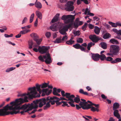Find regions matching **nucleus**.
Instances as JSON below:
<instances>
[{
	"label": "nucleus",
	"mask_w": 121,
	"mask_h": 121,
	"mask_svg": "<svg viewBox=\"0 0 121 121\" xmlns=\"http://www.w3.org/2000/svg\"><path fill=\"white\" fill-rule=\"evenodd\" d=\"M112 31L115 33H116L117 34H119L120 32L119 30H118L115 28H113L112 29Z\"/></svg>",
	"instance_id": "8fccbe9b"
},
{
	"label": "nucleus",
	"mask_w": 121,
	"mask_h": 121,
	"mask_svg": "<svg viewBox=\"0 0 121 121\" xmlns=\"http://www.w3.org/2000/svg\"><path fill=\"white\" fill-rule=\"evenodd\" d=\"M90 108H91V110L93 112H95L96 111L98 112L99 111V109L98 108H96L92 106Z\"/></svg>",
	"instance_id": "79ce46f5"
},
{
	"label": "nucleus",
	"mask_w": 121,
	"mask_h": 121,
	"mask_svg": "<svg viewBox=\"0 0 121 121\" xmlns=\"http://www.w3.org/2000/svg\"><path fill=\"white\" fill-rule=\"evenodd\" d=\"M114 116L116 117L117 118L120 119V116L119 114L118 113V111L117 110H115L113 113Z\"/></svg>",
	"instance_id": "f3484780"
},
{
	"label": "nucleus",
	"mask_w": 121,
	"mask_h": 121,
	"mask_svg": "<svg viewBox=\"0 0 121 121\" xmlns=\"http://www.w3.org/2000/svg\"><path fill=\"white\" fill-rule=\"evenodd\" d=\"M113 59V58L111 57L108 56L107 57H106L105 60L108 61H110L111 63V61L113 60H112Z\"/></svg>",
	"instance_id": "de8ad7c7"
},
{
	"label": "nucleus",
	"mask_w": 121,
	"mask_h": 121,
	"mask_svg": "<svg viewBox=\"0 0 121 121\" xmlns=\"http://www.w3.org/2000/svg\"><path fill=\"white\" fill-rule=\"evenodd\" d=\"M86 102H80L79 105L83 109H88L90 108V105L89 104H87Z\"/></svg>",
	"instance_id": "9b49d317"
},
{
	"label": "nucleus",
	"mask_w": 121,
	"mask_h": 121,
	"mask_svg": "<svg viewBox=\"0 0 121 121\" xmlns=\"http://www.w3.org/2000/svg\"><path fill=\"white\" fill-rule=\"evenodd\" d=\"M28 97L27 96H25L24 99L20 98L19 99H16L15 101L10 103L11 106H9V110H12V111L10 112V114L13 115L14 114H16L19 112V109H22L26 110L28 109L29 111L30 110L29 109L30 104H25L23 105L21 107L18 106L20 104L24 102H28L27 100Z\"/></svg>",
	"instance_id": "f257e3e1"
},
{
	"label": "nucleus",
	"mask_w": 121,
	"mask_h": 121,
	"mask_svg": "<svg viewBox=\"0 0 121 121\" xmlns=\"http://www.w3.org/2000/svg\"><path fill=\"white\" fill-rule=\"evenodd\" d=\"M94 31L96 34L98 35L100 32V30L98 26H95L94 29Z\"/></svg>",
	"instance_id": "412c9836"
},
{
	"label": "nucleus",
	"mask_w": 121,
	"mask_h": 121,
	"mask_svg": "<svg viewBox=\"0 0 121 121\" xmlns=\"http://www.w3.org/2000/svg\"><path fill=\"white\" fill-rule=\"evenodd\" d=\"M56 104L60 105L62 103V102H61V101L60 102H59V101L60 100H59L58 99H56Z\"/></svg>",
	"instance_id": "e2e57ef3"
},
{
	"label": "nucleus",
	"mask_w": 121,
	"mask_h": 121,
	"mask_svg": "<svg viewBox=\"0 0 121 121\" xmlns=\"http://www.w3.org/2000/svg\"><path fill=\"white\" fill-rule=\"evenodd\" d=\"M35 7L38 9H40L42 7V4L39 2H35Z\"/></svg>",
	"instance_id": "b1692460"
},
{
	"label": "nucleus",
	"mask_w": 121,
	"mask_h": 121,
	"mask_svg": "<svg viewBox=\"0 0 121 121\" xmlns=\"http://www.w3.org/2000/svg\"><path fill=\"white\" fill-rule=\"evenodd\" d=\"M9 106L7 104L3 107V108L0 109V116H4L10 114V112L7 111L9 110Z\"/></svg>",
	"instance_id": "423d86ee"
},
{
	"label": "nucleus",
	"mask_w": 121,
	"mask_h": 121,
	"mask_svg": "<svg viewBox=\"0 0 121 121\" xmlns=\"http://www.w3.org/2000/svg\"><path fill=\"white\" fill-rule=\"evenodd\" d=\"M119 103L117 102L115 103L113 105V110H116V109L119 108Z\"/></svg>",
	"instance_id": "a878e982"
},
{
	"label": "nucleus",
	"mask_w": 121,
	"mask_h": 121,
	"mask_svg": "<svg viewBox=\"0 0 121 121\" xmlns=\"http://www.w3.org/2000/svg\"><path fill=\"white\" fill-rule=\"evenodd\" d=\"M67 39L68 38L67 36L65 35L63 36L62 39H61L62 42H63V41H66Z\"/></svg>",
	"instance_id": "5fc2aeb1"
},
{
	"label": "nucleus",
	"mask_w": 121,
	"mask_h": 121,
	"mask_svg": "<svg viewBox=\"0 0 121 121\" xmlns=\"http://www.w3.org/2000/svg\"><path fill=\"white\" fill-rule=\"evenodd\" d=\"M43 100H44V103H45V105L46 104V102L49 101L48 102L50 103L51 104L53 105L55 104L56 102V100H56V99H58V98L55 96H53L52 97L48 96L46 98H43Z\"/></svg>",
	"instance_id": "6e6552de"
},
{
	"label": "nucleus",
	"mask_w": 121,
	"mask_h": 121,
	"mask_svg": "<svg viewBox=\"0 0 121 121\" xmlns=\"http://www.w3.org/2000/svg\"><path fill=\"white\" fill-rule=\"evenodd\" d=\"M58 7L60 9H62L65 10V5L62 4H59L58 5Z\"/></svg>",
	"instance_id": "49530a36"
},
{
	"label": "nucleus",
	"mask_w": 121,
	"mask_h": 121,
	"mask_svg": "<svg viewBox=\"0 0 121 121\" xmlns=\"http://www.w3.org/2000/svg\"><path fill=\"white\" fill-rule=\"evenodd\" d=\"M60 16L59 13H57L55 16L52 20L51 22L52 23L55 22L57 21Z\"/></svg>",
	"instance_id": "dca6fc26"
},
{
	"label": "nucleus",
	"mask_w": 121,
	"mask_h": 121,
	"mask_svg": "<svg viewBox=\"0 0 121 121\" xmlns=\"http://www.w3.org/2000/svg\"><path fill=\"white\" fill-rule=\"evenodd\" d=\"M78 18H77L76 20V21L77 22L78 25L80 26L82 25L83 23V22L82 21H80L78 20Z\"/></svg>",
	"instance_id": "c03bdc74"
},
{
	"label": "nucleus",
	"mask_w": 121,
	"mask_h": 121,
	"mask_svg": "<svg viewBox=\"0 0 121 121\" xmlns=\"http://www.w3.org/2000/svg\"><path fill=\"white\" fill-rule=\"evenodd\" d=\"M15 69V67H12L10 68L9 69H7L6 70V72H9L14 69Z\"/></svg>",
	"instance_id": "09e8293b"
},
{
	"label": "nucleus",
	"mask_w": 121,
	"mask_h": 121,
	"mask_svg": "<svg viewBox=\"0 0 121 121\" xmlns=\"http://www.w3.org/2000/svg\"><path fill=\"white\" fill-rule=\"evenodd\" d=\"M83 39L81 38H79L77 40V42L78 43H82L83 42Z\"/></svg>",
	"instance_id": "3c124183"
},
{
	"label": "nucleus",
	"mask_w": 121,
	"mask_h": 121,
	"mask_svg": "<svg viewBox=\"0 0 121 121\" xmlns=\"http://www.w3.org/2000/svg\"><path fill=\"white\" fill-rule=\"evenodd\" d=\"M73 101L74 102L77 103H78L80 102V99L79 97H75L74 98Z\"/></svg>",
	"instance_id": "ea45409f"
},
{
	"label": "nucleus",
	"mask_w": 121,
	"mask_h": 121,
	"mask_svg": "<svg viewBox=\"0 0 121 121\" xmlns=\"http://www.w3.org/2000/svg\"><path fill=\"white\" fill-rule=\"evenodd\" d=\"M79 92L81 94H83L84 95L90 96L91 95H92V94L91 93L90 94H88V93L86 92H84L83 90L82 89H80L79 90Z\"/></svg>",
	"instance_id": "aec40b11"
},
{
	"label": "nucleus",
	"mask_w": 121,
	"mask_h": 121,
	"mask_svg": "<svg viewBox=\"0 0 121 121\" xmlns=\"http://www.w3.org/2000/svg\"><path fill=\"white\" fill-rule=\"evenodd\" d=\"M95 44V43H93L92 42H90L87 45V48L88 50H90V48L92 46L94 45Z\"/></svg>",
	"instance_id": "bb28decb"
},
{
	"label": "nucleus",
	"mask_w": 121,
	"mask_h": 121,
	"mask_svg": "<svg viewBox=\"0 0 121 121\" xmlns=\"http://www.w3.org/2000/svg\"><path fill=\"white\" fill-rule=\"evenodd\" d=\"M23 110V111H21L20 112V113H21L22 115L24 114V113L25 112H27L28 113H29V112H28L29 111V110L28 109L26 110Z\"/></svg>",
	"instance_id": "13d9d810"
},
{
	"label": "nucleus",
	"mask_w": 121,
	"mask_h": 121,
	"mask_svg": "<svg viewBox=\"0 0 121 121\" xmlns=\"http://www.w3.org/2000/svg\"><path fill=\"white\" fill-rule=\"evenodd\" d=\"M43 57L45 59L44 61L46 64H49L52 63L51 58L50 54L48 53H46L45 55H43Z\"/></svg>",
	"instance_id": "1a4fd4ad"
},
{
	"label": "nucleus",
	"mask_w": 121,
	"mask_h": 121,
	"mask_svg": "<svg viewBox=\"0 0 121 121\" xmlns=\"http://www.w3.org/2000/svg\"><path fill=\"white\" fill-rule=\"evenodd\" d=\"M62 24L61 23H58L53 24L50 27V29L53 31H55L57 28H60L62 26Z\"/></svg>",
	"instance_id": "9d476101"
},
{
	"label": "nucleus",
	"mask_w": 121,
	"mask_h": 121,
	"mask_svg": "<svg viewBox=\"0 0 121 121\" xmlns=\"http://www.w3.org/2000/svg\"><path fill=\"white\" fill-rule=\"evenodd\" d=\"M100 45L101 47L103 49H106L107 48V44L104 42H102L100 43Z\"/></svg>",
	"instance_id": "393cba45"
},
{
	"label": "nucleus",
	"mask_w": 121,
	"mask_h": 121,
	"mask_svg": "<svg viewBox=\"0 0 121 121\" xmlns=\"http://www.w3.org/2000/svg\"><path fill=\"white\" fill-rule=\"evenodd\" d=\"M92 58L95 61H98L99 60V55L98 53L95 54L91 53Z\"/></svg>",
	"instance_id": "2eb2a0df"
},
{
	"label": "nucleus",
	"mask_w": 121,
	"mask_h": 121,
	"mask_svg": "<svg viewBox=\"0 0 121 121\" xmlns=\"http://www.w3.org/2000/svg\"><path fill=\"white\" fill-rule=\"evenodd\" d=\"M74 40H69L67 41L66 43L67 44L69 45H71L74 42Z\"/></svg>",
	"instance_id": "58836bf2"
},
{
	"label": "nucleus",
	"mask_w": 121,
	"mask_h": 121,
	"mask_svg": "<svg viewBox=\"0 0 121 121\" xmlns=\"http://www.w3.org/2000/svg\"><path fill=\"white\" fill-rule=\"evenodd\" d=\"M27 18L26 17H25L22 21V24H23L25 23L27 21Z\"/></svg>",
	"instance_id": "69168bd1"
},
{
	"label": "nucleus",
	"mask_w": 121,
	"mask_h": 121,
	"mask_svg": "<svg viewBox=\"0 0 121 121\" xmlns=\"http://www.w3.org/2000/svg\"><path fill=\"white\" fill-rule=\"evenodd\" d=\"M47 103L45 104V106L43 107V109L44 110H46L47 109L49 108L51 106V105L49 102H47Z\"/></svg>",
	"instance_id": "c756f323"
},
{
	"label": "nucleus",
	"mask_w": 121,
	"mask_h": 121,
	"mask_svg": "<svg viewBox=\"0 0 121 121\" xmlns=\"http://www.w3.org/2000/svg\"><path fill=\"white\" fill-rule=\"evenodd\" d=\"M27 93L26 94V93H25L22 94H19L17 95V96L18 97H22V96H25H25H25L26 95H27Z\"/></svg>",
	"instance_id": "052dcab7"
},
{
	"label": "nucleus",
	"mask_w": 121,
	"mask_h": 121,
	"mask_svg": "<svg viewBox=\"0 0 121 121\" xmlns=\"http://www.w3.org/2000/svg\"><path fill=\"white\" fill-rule=\"evenodd\" d=\"M106 56L104 54H101L100 55H99V59L100 58L101 60H105Z\"/></svg>",
	"instance_id": "473e14b6"
},
{
	"label": "nucleus",
	"mask_w": 121,
	"mask_h": 121,
	"mask_svg": "<svg viewBox=\"0 0 121 121\" xmlns=\"http://www.w3.org/2000/svg\"><path fill=\"white\" fill-rule=\"evenodd\" d=\"M33 44V41L32 40H30L28 42V45L29 46V48L30 49H31L32 48V46Z\"/></svg>",
	"instance_id": "e433bc0d"
},
{
	"label": "nucleus",
	"mask_w": 121,
	"mask_h": 121,
	"mask_svg": "<svg viewBox=\"0 0 121 121\" xmlns=\"http://www.w3.org/2000/svg\"><path fill=\"white\" fill-rule=\"evenodd\" d=\"M70 94L69 93H65V96L68 99L69 97V96H70Z\"/></svg>",
	"instance_id": "338daca9"
},
{
	"label": "nucleus",
	"mask_w": 121,
	"mask_h": 121,
	"mask_svg": "<svg viewBox=\"0 0 121 121\" xmlns=\"http://www.w3.org/2000/svg\"><path fill=\"white\" fill-rule=\"evenodd\" d=\"M43 56L42 57L40 55L38 57L40 61H42L44 62V60L43 59Z\"/></svg>",
	"instance_id": "6e6d98bb"
},
{
	"label": "nucleus",
	"mask_w": 121,
	"mask_h": 121,
	"mask_svg": "<svg viewBox=\"0 0 121 121\" xmlns=\"http://www.w3.org/2000/svg\"><path fill=\"white\" fill-rule=\"evenodd\" d=\"M73 33L74 35V37L76 36H79L80 34V31L78 30L73 31Z\"/></svg>",
	"instance_id": "f704fd0d"
},
{
	"label": "nucleus",
	"mask_w": 121,
	"mask_h": 121,
	"mask_svg": "<svg viewBox=\"0 0 121 121\" xmlns=\"http://www.w3.org/2000/svg\"><path fill=\"white\" fill-rule=\"evenodd\" d=\"M30 35L33 37L34 40L35 39H37L38 38V37L37 35L35 33H32Z\"/></svg>",
	"instance_id": "4c0bfd02"
},
{
	"label": "nucleus",
	"mask_w": 121,
	"mask_h": 121,
	"mask_svg": "<svg viewBox=\"0 0 121 121\" xmlns=\"http://www.w3.org/2000/svg\"><path fill=\"white\" fill-rule=\"evenodd\" d=\"M42 40V39H39L38 38H37L34 39V40L36 42L37 44L38 45H39L40 44Z\"/></svg>",
	"instance_id": "c9c22d12"
},
{
	"label": "nucleus",
	"mask_w": 121,
	"mask_h": 121,
	"mask_svg": "<svg viewBox=\"0 0 121 121\" xmlns=\"http://www.w3.org/2000/svg\"><path fill=\"white\" fill-rule=\"evenodd\" d=\"M68 28L65 26H64L62 28L59 30V32L61 34L65 35L67 34L66 32Z\"/></svg>",
	"instance_id": "4468645a"
},
{
	"label": "nucleus",
	"mask_w": 121,
	"mask_h": 121,
	"mask_svg": "<svg viewBox=\"0 0 121 121\" xmlns=\"http://www.w3.org/2000/svg\"><path fill=\"white\" fill-rule=\"evenodd\" d=\"M44 100H43V98L39 99H37L35 100H34L33 101V103H31L30 104V107L29 109L30 110H31L33 109L37 108L38 105L37 104H39V107L41 108L43 105H45V103H44Z\"/></svg>",
	"instance_id": "7ed1b4c3"
},
{
	"label": "nucleus",
	"mask_w": 121,
	"mask_h": 121,
	"mask_svg": "<svg viewBox=\"0 0 121 121\" xmlns=\"http://www.w3.org/2000/svg\"><path fill=\"white\" fill-rule=\"evenodd\" d=\"M45 35L47 38H49L51 35V33L50 32H47L45 33Z\"/></svg>",
	"instance_id": "864d4df0"
},
{
	"label": "nucleus",
	"mask_w": 121,
	"mask_h": 121,
	"mask_svg": "<svg viewBox=\"0 0 121 121\" xmlns=\"http://www.w3.org/2000/svg\"><path fill=\"white\" fill-rule=\"evenodd\" d=\"M117 26L121 27V24L118 22H117L116 23H113L112 26L113 27H117Z\"/></svg>",
	"instance_id": "72a5a7b5"
},
{
	"label": "nucleus",
	"mask_w": 121,
	"mask_h": 121,
	"mask_svg": "<svg viewBox=\"0 0 121 121\" xmlns=\"http://www.w3.org/2000/svg\"><path fill=\"white\" fill-rule=\"evenodd\" d=\"M48 83H44L41 85V88H46L48 86Z\"/></svg>",
	"instance_id": "a19ab883"
},
{
	"label": "nucleus",
	"mask_w": 121,
	"mask_h": 121,
	"mask_svg": "<svg viewBox=\"0 0 121 121\" xmlns=\"http://www.w3.org/2000/svg\"><path fill=\"white\" fill-rule=\"evenodd\" d=\"M81 46L79 44L77 43L75 45H73V46L75 48L79 49L80 48Z\"/></svg>",
	"instance_id": "37998d69"
},
{
	"label": "nucleus",
	"mask_w": 121,
	"mask_h": 121,
	"mask_svg": "<svg viewBox=\"0 0 121 121\" xmlns=\"http://www.w3.org/2000/svg\"><path fill=\"white\" fill-rule=\"evenodd\" d=\"M61 102H62L63 103V104L62 105V106H64V105L67 106L68 107H69V106H68V104H67L66 102L64 101H61Z\"/></svg>",
	"instance_id": "0e129e2a"
},
{
	"label": "nucleus",
	"mask_w": 121,
	"mask_h": 121,
	"mask_svg": "<svg viewBox=\"0 0 121 121\" xmlns=\"http://www.w3.org/2000/svg\"><path fill=\"white\" fill-rule=\"evenodd\" d=\"M38 51L42 54L48 52V49L47 47L43 46L41 47L40 46L39 47Z\"/></svg>",
	"instance_id": "ddd939ff"
},
{
	"label": "nucleus",
	"mask_w": 121,
	"mask_h": 121,
	"mask_svg": "<svg viewBox=\"0 0 121 121\" xmlns=\"http://www.w3.org/2000/svg\"><path fill=\"white\" fill-rule=\"evenodd\" d=\"M34 16V14L32 13L30 16V23H31L33 21Z\"/></svg>",
	"instance_id": "a18cd8bd"
},
{
	"label": "nucleus",
	"mask_w": 121,
	"mask_h": 121,
	"mask_svg": "<svg viewBox=\"0 0 121 121\" xmlns=\"http://www.w3.org/2000/svg\"><path fill=\"white\" fill-rule=\"evenodd\" d=\"M73 1L67 2L65 5V10L68 12L73 11L74 9V7L73 5Z\"/></svg>",
	"instance_id": "0eeeda50"
},
{
	"label": "nucleus",
	"mask_w": 121,
	"mask_h": 121,
	"mask_svg": "<svg viewBox=\"0 0 121 121\" xmlns=\"http://www.w3.org/2000/svg\"><path fill=\"white\" fill-rule=\"evenodd\" d=\"M87 25V23H85L84 25L82 26V29L84 31L85 30L86 28Z\"/></svg>",
	"instance_id": "603ef678"
},
{
	"label": "nucleus",
	"mask_w": 121,
	"mask_h": 121,
	"mask_svg": "<svg viewBox=\"0 0 121 121\" xmlns=\"http://www.w3.org/2000/svg\"><path fill=\"white\" fill-rule=\"evenodd\" d=\"M62 42L61 39L60 38H57L55 41H53V42L55 43H58Z\"/></svg>",
	"instance_id": "7c9ffc66"
},
{
	"label": "nucleus",
	"mask_w": 121,
	"mask_h": 121,
	"mask_svg": "<svg viewBox=\"0 0 121 121\" xmlns=\"http://www.w3.org/2000/svg\"><path fill=\"white\" fill-rule=\"evenodd\" d=\"M109 41L110 43L113 44H119V43L118 41L114 39H111Z\"/></svg>",
	"instance_id": "5701e85b"
},
{
	"label": "nucleus",
	"mask_w": 121,
	"mask_h": 121,
	"mask_svg": "<svg viewBox=\"0 0 121 121\" xmlns=\"http://www.w3.org/2000/svg\"><path fill=\"white\" fill-rule=\"evenodd\" d=\"M88 12H90V11L88 10V8H86L84 13V14L86 15Z\"/></svg>",
	"instance_id": "774afa93"
},
{
	"label": "nucleus",
	"mask_w": 121,
	"mask_h": 121,
	"mask_svg": "<svg viewBox=\"0 0 121 121\" xmlns=\"http://www.w3.org/2000/svg\"><path fill=\"white\" fill-rule=\"evenodd\" d=\"M121 62V58H116L115 60L111 61V63L114 64L117 63Z\"/></svg>",
	"instance_id": "4be33fe9"
},
{
	"label": "nucleus",
	"mask_w": 121,
	"mask_h": 121,
	"mask_svg": "<svg viewBox=\"0 0 121 121\" xmlns=\"http://www.w3.org/2000/svg\"><path fill=\"white\" fill-rule=\"evenodd\" d=\"M42 91L43 92H45V93L46 95H48L50 94L51 93L52 91V90H51L48 91V88H46L45 89H43L42 90Z\"/></svg>",
	"instance_id": "a211bd4d"
},
{
	"label": "nucleus",
	"mask_w": 121,
	"mask_h": 121,
	"mask_svg": "<svg viewBox=\"0 0 121 121\" xmlns=\"http://www.w3.org/2000/svg\"><path fill=\"white\" fill-rule=\"evenodd\" d=\"M82 51H83L85 52H88V51H86V49H85L83 47H82L81 46V47H80V48H79Z\"/></svg>",
	"instance_id": "bf43d9fd"
},
{
	"label": "nucleus",
	"mask_w": 121,
	"mask_h": 121,
	"mask_svg": "<svg viewBox=\"0 0 121 121\" xmlns=\"http://www.w3.org/2000/svg\"><path fill=\"white\" fill-rule=\"evenodd\" d=\"M111 36V35L108 33H106L104 34L103 36V38L104 39L109 38Z\"/></svg>",
	"instance_id": "cd10ccee"
},
{
	"label": "nucleus",
	"mask_w": 121,
	"mask_h": 121,
	"mask_svg": "<svg viewBox=\"0 0 121 121\" xmlns=\"http://www.w3.org/2000/svg\"><path fill=\"white\" fill-rule=\"evenodd\" d=\"M36 87H34L31 88H29L28 89V90L30 91V92H28L27 95L28 96V99H32L33 98H35L36 97L34 95H36L37 94V91H39L41 89V85L36 84Z\"/></svg>",
	"instance_id": "f03ea898"
},
{
	"label": "nucleus",
	"mask_w": 121,
	"mask_h": 121,
	"mask_svg": "<svg viewBox=\"0 0 121 121\" xmlns=\"http://www.w3.org/2000/svg\"><path fill=\"white\" fill-rule=\"evenodd\" d=\"M89 38L93 42L95 43H97L100 39L98 36H97L95 35H90Z\"/></svg>",
	"instance_id": "f8f14e48"
},
{
	"label": "nucleus",
	"mask_w": 121,
	"mask_h": 121,
	"mask_svg": "<svg viewBox=\"0 0 121 121\" xmlns=\"http://www.w3.org/2000/svg\"><path fill=\"white\" fill-rule=\"evenodd\" d=\"M36 15L40 19L42 18V14L41 12L38 11H36L35 12Z\"/></svg>",
	"instance_id": "6ab92c4d"
},
{
	"label": "nucleus",
	"mask_w": 121,
	"mask_h": 121,
	"mask_svg": "<svg viewBox=\"0 0 121 121\" xmlns=\"http://www.w3.org/2000/svg\"><path fill=\"white\" fill-rule=\"evenodd\" d=\"M120 50L119 47L117 45H112L110 46V51L113 55H117Z\"/></svg>",
	"instance_id": "39448f33"
},
{
	"label": "nucleus",
	"mask_w": 121,
	"mask_h": 121,
	"mask_svg": "<svg viewBox=\"0 0 121 121\" xmlns=\"http://www.w3.org/2000/svg\"><path fill=\"white\" fill-rule=\"evenodd\" d=\"M13 34H11L10 35H9L6 34H5L4 35V36L6 38H8L9 37H11L13 36Z\"/></svg>",
	"instance_id": "680f3d73"
},
{
	"label": "nucleus",
	"mask_w": 121,
	"mask_h": 121,
	"mask_svg": "<svg viewBox=\"0 0 121 121\" xmlns=\"http://www.w3.org/2000/svg\"><path fill=\"white\" fill-rule=\"evenodd\" d=\"M61 19L64 21L65 24H67L72 22L74 19V15H64L62 16Z\"/></svg>",
	"instance_id": "20e7f679"
},
{
	"label": "nucleus",
	"mask_w": 121,
	"mask_h": 121,
	"mask_svg": "<svg viewBox=\"0 0 121 121\" xmlns=\"http://www.w3.org/2000/svg\"><path fill=\"white\" fill-rule=\"evenodd\" d=\"M53 93L54 95H56L57 94V93L56 91V88H53Z\"/></svg>",
	"instance_id": "4d7b16f0"
},
{
	"label": "nucleus",
	"mask_w": 121,
	"mask_h": 121,
	"mask_svg": "<svg viewBox=\"0 0 121 121\" xmlns=\"http://www.w3.org/2000/svg\"><path fill=\"white\" fill-rule=\"evenodd\" d=\"M75 98V96L74 95H70L68 100H70L71 102L73 103L74 102V101L73 99V98Z\"/></svg>",
	"instance_id": "2f4dec72"
},
{
	"label": "nucleus",
	"mask_w": 121,
	"mask_h": 121,
	"mask_svg": "<svg viewBox=\"0 0 121 121\" xmlns=\"http://www.w3.org/2000/svg\"><path fill=\"white\" fill-rule=\"evenodd\" d=\"M30 30L29 29H25L22 31H20V32L21 34H25L28 32H30Z\"/></svg>",
	"instance_id": "c85d7f7f"
}]
</instances>
